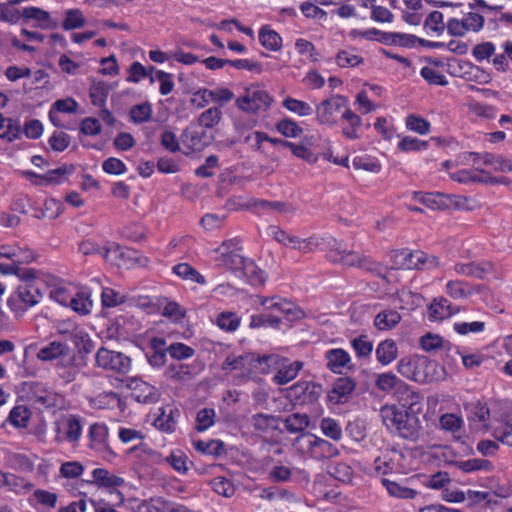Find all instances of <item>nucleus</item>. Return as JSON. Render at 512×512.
I'll use <instances>...</instances> for the list:
<instances>
[{
	"label": "nucleus",
	"mask_w": 512,
	"mask_h": 512,
	"mask_svg": "<svg viewBox=\"0 0 512 512\" xmlns=\"http://www.w3.org/2000/svg\"><path fill=\"white\" fill-rule=\"evenodd\" d=\"M71 353L72 351L68 344L60 341H52L38 350L37 358L44 362H59Z\"/></svg>",
	"instance_id": "17"
},
{
	"label": "nucleus",
	"mask_w": 512,
	"mask_h": 512,
	"mask_svg": "<svg viewBox=\"0 0 512 512\" xmlns=\"http://www.w3.org/2000/svg\"><path fill=\"white\" fill-rule=\"evenodd\" d=\"M167 350L170 356L176 360L189 359L195 354L192 347L180 342L171 344Z\"/></svg>",
	"instance_id": "62"
},
{
	"label": "nucleus",
	"mask_w": 512,
	"mask_h": 512,
	"mask_svg": "<svg viewBox=\"0 0 512 512\" xmlns=\"http://www.w3.org/2000/svg\"><path fill=\"white\" fill-rule=\"evenodd\" d=\"M456 312H458V310H453L452 304L443 297L434 299L428 309V315L431 321L443 320Z\"/></svg>",
	"instance_id": "26"
},
{
	"label": "nucleus",
	"mask_w": 512,
	"mask_h": 512,
	"mask_svg": "<svg viewBox=\"0 0 512 512\" xmlns=\"http://www.w3.org/2000/svg\"><path fill=\"white\" fill-rule=\"evenodd\" d=\"M342 135L349 140H358L361 138L362 119L350 108L342 113Z\"/></svg>",
	"instance_id": "21"
},
{
	"label": "nucleus",
	"mask_w": 512,
	"mask_h": 512,
	"mask_svg": "<svg viewBox=\"0 0 512 512\" xmlns=\"http://www.w3.org/2000/svg\"><path fill=\"white\" fill-rule=\"evenodd\" d=\"M466 408L469 409V419L478 423L480 427L487 428L490 419V410L486 403L477 401L476 403L469 404Z\"/></svg>",
	"instance_id": "35"
},
{
	"label": "nucleus",
	"mask_w": 512,
	"mask_h": 512,
	"mask_svg": "<svg viewBox=\"0 0 512 512\" xmlns=\"http://www.w3.org/2000/svg\"><path fill=\"white\" fill-rule=\"evenodd\" d=\"M282 104L287 110L299 116H309L313 113L312 107L307 102L292 97L284 99Z\"/></svg>",
	"instance_id": "51"
},
{
	"label": "nucleus",
	"mask_w": 512,
	"mask_h": 512,
	"mask_svg": "<svg viewBox=\"0 0 512 512\" xmlns=\"http://www.w3.org/2000/svg\"><path fill=\"white\" fill-rule=\"evenodd\" d=\"M258 38L260 44L267 50L276 52L282 48V37L270 25H263L260 28Z\"/></svg>",
	"instance_id": "27"
},
{
	"label": "nucleus",
	"mask_w": 512,
	"mask_h": 512,
	"mask_svg": "<svg viewBox=\"0 0 512 512\" xmlns=\"http://www.w3.org/2000/svg\"><path fill=\"white\" fill-rule=\"evenodd\" d=\"M152 105L149 102L134 105L130 110V119L135 124L148 122L152 116Z\"/></svg>",
	"instance_id": "48"
},
{
	"label": "nucleus",
	"mask_w": 512,
	"mask_h": 512,
	"mask_svg": "<svg viewBox=\"0 0 512 512\" xmlns=\"http://www.w3.org/2000/svg\"><path fill=\"white\" fill-rule=\"evenodd\" d=\"M331 261L339 262L348 267H358L360 269L380 274L382 267L371 258L359 254L352 250H347L336 240V245L331 246L327 254Z\"/></svg>",
	"instance_id": "6"
},
{
	"label": "nucleus",
	"mask_w": 512,
	"mask_h": 512,
	"mask_svg": "<svg viewBox=\"0 0 512 512\" xmlns=\"http://www.w3.org/2000/svg\"><path fill=\"white\" fill-rule=\"evenodd\" d=\"M271 103V96L258 85L247 87L244 94L235 101V105L247 113L266 111L271 106Z\"/></svg>",
	"instance_id": "8"
},
{
	"label": "nucleus",
	"mask_w": 512,
	"mask_h": 512,
	"mask_svg": "<svg viewBox=\"0 0 512 512\" xmlns=\"http://www.w3.org/2000/svg\"><path fill=\"white\" fill-rule=\"evenodd\" d=\"M172 271L184 281H190L200 285L206 283L205 277L188 263H179L173 266Z\"/></svg>",
	"instance_id": "32"
},
{
	"label": "nucleus",
	"mask_w": 512,
	"mask_h": 512,
	"mask_svg": "<svg viewBox=\"0 0 512 512\" xmlns=\"http://www.w3.org/2000/svg\"><path fill=\"white\" fill-rule=\"evenodd\" d=\"M93 302L90 295L85 290H75L72 296V301L69 305L71 309L78 314L87 315L91 312Z\"/></svg>",
	"instance_id": "33"
},
{
	"label": "nucleus",
	"mask_w": 512,
	"mask_h": 512,
	"mask_svg": "<svg viewBox=\"0 0 512 512\" xmlns=\"http://www.w3.org/2000/svg\"><path fill=\"white\" fill-rule=\"evenodd\" d=\"M96 366L104 370L127 374L131 370V359L122 352L101 347L95 354Z\"/></svg>",
	"instance_id": "10"
},
{
	"label": "nucleus",
	"mask_w": 512,
	"mask_h": 512,
	"mask_svg": "<svg viewBox=\"0 0 512 512\" xmlns=\"http://www.w3.org/2000/svg\"><path fill=\"white\" fill-rule=\"evenodd\" d=\"M440 428L450 433H456L461 430L464 421L460 416L453 413H445L439 419Z\"/></svg>",
	"instance_id": "49"
},
{
	"label": "nucleus",
	"mask_w": 512,
	"mask_h": 512,
	"mask_svg": "<svg viewBox=\"0 0 512 512\" xmlns=\"http://www.w3.org/2000/svg\"><path fill=\"white\" fill-rule=\"evenodd\" d=\"M109 95V86L103 81L93 82L89 90L91 103L97 107H104Z\"/></svg>",
	"instance_id": "44"
},
{
	"label": "nucleus",
	"mask_w": 512,
	"mask_h": 512,
	"mask_svg": "<svg viewBox=\"0 0 512 512\" xmlns=\"http://www.w3.org/2000/svg\"><path fill=\"white\" fill-rule=\"evenodd\" d=\"M401 320V315L396 310H384L379 312L374 320V324L379 330H390Z\"/></svg>",
	"instance_id": "37"
},
{
	"label": "nucleus",
	"mask_w": 512,
	"mask_h": 512,
	"mask_svg": "<svg viewBox=\"0 0 512 512\" xmlns=\"http://www.w3.org/2000/svg\"><path fill=\"white\" fill-rule=\"evenodd\" d=\"M0 138L12 142L19 137L20 126L12 119L4 117V123L0 124Z\"/></svg>",
	"instance_id": "57"
},
{
	"label": "nucleus",
	"mask_w": 512,
	"mask_h": 512,
	"mask_svg": "<svg viewBox=\"0 0 512 512\" xmlns=\"http://www.w3.org/2000/svg\"><path fill=\"white\" fill-rule=\"evenodd\" d=\"M31 418V411L25 405H16L8 415L7 422L15 428H26Z\"/></svg>",
	"instance_id": "34"
},
{
	"label": "nucleus",
	"mask_w": 512,
	"mask_h": 512,
	"mask_svg": "<svg viewBox=\"0 0 512 512\" xmlns=\"http://www.w3.org/2000/svg\"><path fill=\"white\" fill-rule=\"evenodd\" d=\"M414 199L431 210H446L455 204L453 196L440 192H417Z\"/></svg>",
	"instance_id": "15"
},
{
	"label": "nucleus",
	"mask_w": 512,
	"mask_h": 512,
	"mask_svg": "<svg viewBox=\"0 0 512 512\" xmlns=\"http://www.w3.org/2000/svg\"><path fill=\"white\" fill-rule=\"evenodd\" d=\"M325 360L327 368L337 374H341L344 370L351 369L353 366L349 353L341 348L327 350Z\"/></svg>",
	"instance_id": "16"
},
{
	"label": "nucleus",
	"mask_w": 512,
	"mask_h": 512,
	"mask_svg": "<svg viewBox=\"0 0 512 512\" xmlns=\"http://www.w3.org/2000/svg\"><path fill=\"white\" fill-rule=\"evenodd\" d=\"M55 371L64 383L73 382L80 372V367L76 363V355L72 352L61 361L56 362Z\"/></svg>",
	"instance_id": "22"
},
{
	"label": "nucleus",
	"mask_w": 512,
	"mask_h": 512,
	"mask_svg": "<svg viewBox=\"0 0 512 512\" xmlns=\"http://www.w3.org/2000/svg\"><path fill=\"white\" fill-rule=\"evenodd\" d=\"M65 439L71 443L78 442L82 435V425L80 417L70 415L64 422Z\"/></svg>",
	"instance_id": "45"
},
{
	"label": "nucleus",
	"mask_w": 512,
	"mask_h": 512,
	"mask_svg": "<svg viewBox=\"0 0 512 512\" xmlns=\"http://www.w3.org/2000/svg\"><path fill=\"white\" fill-rule=\"evenodd\" d=\"M259 364H266L267 369L262 368V371L268 373L271 368L276 369L277 372L273 376V382L277 385H285L295 379L299 371L303 368L301 361L289 362L288 359L280 357L279 355H267L258 359Z\"/></svg>",
	"instance_id": "5"
},
{
	"label": "nucleus",
	"mask_w": 512,
	"mask_h": 512,
	"mask_svg": "<svg viewBox=\"0 0 512 512\" xmlns=\"http://www.w3.org/2000/svg\"><path fill=\"white\" fill-rule=\"evenodd\" d=\"M131 396L142 404L155 403L158 400V390L149 383L134 379L131 381Z\"/></svg>",
	"instance_id": "19"
},
{
	"label": "nucleus",
	"mask_w": 512,
	"mask_h": 512,
	"mask_svg": "<svg viewBox=\"0 0 512 512\" xmlns=\"http://www.w3.org/2000/svg\"><path fill=\"white\" fill-rule=\"evenodd\" d=\"M405 124L408 130L420 135L428 134L431 128V125L427 120L415 114L408 115L406 117Z\"/></svg>",
	"instance_id": "50"
},
{
	"label": "nucleus",
	"mask_w": 512,
	"mask_h": 512,
	"mask_svg": "<svg viewBox=\"0 0 512 512\" xmlns=\"http://www.w3.org/2000/svg\"><path fill=\"white\" fill-rule=\"evenodd\" d=\"M109 430L104 423H94L90 426L88 432L89 447L106 460H112L116 454L112 450L108 441Z\"/></svg>",
	"instance_id": "11"
},
{
	"label": "nucleus",
	"mask_w": 512,
	"mask_h": 512,
	"mask_svg": "<svg viewBox=\"0 0 512 512\" xmlns=\"http://www.w3.org/2000/svg\"><path fill=\"white\" fill-rule=\"evenodd\" d=\"M86 19L83 12L78 8L68 9L65 11V17L62 22V28L66 31L79 29L84 27Z\"/></svg>",
	"instance_id": "42"
},
{
	"label": "nucleus",
	"mask_w": 512,
	"mask_h": 512,
	"mask_svg": "<svg viewBox=\"0 0 512 512\" xmlns=\"http://www.w3.org/2000/svg\"><path fill=\"white\" fill-rule=\"evenodd\" d=\"M261 305L266 311L279 315L281 320L292 321L302 316V311L294 303L280 297L262 298Z\"/></svg>",
	"instance_id": "12"
},
{
	"label": "nucleus",
	"mask_w": 512,
	"mask_h": 512,
	"mask_svg": "<svg viewBox=\"0 0 512 512\" xmlns=\"http://www.w3.org/2000/svg\"><path fill=\"white\" fill-rule=\"evenodd\" d=\"M281 323V317L270 312L252 315L249 326L251 328L272 327L277 328Z\"/></svg>",
	"instance_id": "47"
},
{
	"label": "nucleus",
	"mask_w": 512,
	"mask_h": 512,
	"mask_svg": "<svg viewBox=\"0 0 512 512\" xmlns=\"http://www.w3.org/2000/svg\"><path fill=\"white\" fill-rule=\"evenodd\" d=\"M22 17L25 19H34L39 22L42 29H50L57 27V23L51 20L49 12L41 8L30 6L22 10Z\"/></svg>",
	"instance_id": "30"
},
{
	"label": "nucleus",
	"mask_w": 512,
	"mask_h": 512,
	"mask_svg": "<svg viewBox=\"0 0 512 512\" xmlns=\"http://www.w3.org/2000/svg\"><path fill=\"white\" fill-rule=\"evenodd\" d=\"M166 378L175 381H186L191 377V371L188 365L177 364L170 365L164 372Z\"/></svg>",
	"instance_id": "59"
},
{
	"label": "nucleus",
	"mask_w": 512,
	"mask_h": 512,
	"mask_svg": "<svg viewBox=\"0 0 512 512\" xmlns=\"http://www.w3.org/2000/svg\"><path fill=\"white\" fill-rule=\"evenodd\" d=\"M445 292L455 300L466 299L476 293L475 288L467 282L450 280L446 284Z\"/></svg>",
	"instance_id": "29"
},
{
	"label": "nucleus",
	"mask_w": 512,
	"mask_h": 512,
	"mask_svg": "<svg viewBox=\"0 0 512 512\" xmlns=\"http://www.w3.org/2000/svg\"><path fill=\"white\" fill-rule=\"evenodd\" d=\"M394 263L402 269H433L438 266V259L433 255L416 250L403 249L393 255Z\"/></svg>",
	"instance_id": "9"
},
{
	"label": "nucleus",
	"mask_w": 512,
	"mask_h": 512,
	"mask_svg": "<svg viewBox=\"0 0 512 512\" xmlns=\"http://www.w3.org/2000/svg\"><path fill=\"white\" fill-rule=\"evenodd\" d=\"M71 137L64 131L57 130L49 138L48 142L54 151L62 152L70 144Z\"/></svg>",
	"instance_id": "63"
},
{
	"label": "nucleus",
	"mask_w": 512,
	"mask_h": 512,
	"mask_svg": "<svg viewBox=\"0 0 512 512\" xmlns=\"http://www.w3.org/2000/svg\"><path fill=\"white\" fill-rule=\"evenodd\" d=\"M309 422L307 414L293 413L285 418L284 427L290 433H300L309 426Z\"/></svg>",
	"instance_id": "43"
},
{
	"label": "nucleus",
	"mask_w": 512,
	"mask_h": 512,
	"mask_svg": "<svg viewBox=\"0 0 512 512\" xmlns=\"http://www.w3.org/2000/svg\"><path fill=\"white\" fill-rule=\"evenodd\" d=\"M351 345L359 358L369 357L373 351L372 342L364 335L353 339Z\"/></svg>",
	"instance_id": "60"
},
{
	"label": "nucleus",
	"mask_w": 512,
	"mask_h": 512,
	"mask_svg": "<svg viewBox=\"0 0 512 512\" xmlns=\"http://www.w3.org/2000/svg\"><path fill=\"white\" fill-rule=\"evenodd\" d=\"M23 282L10 295L7 303L10 309L17 315L24 314L29 308L38 304L42 299V293L38 285L33 281V271H26L21 275Z\"/></svg>",
	"instance_id": "2"
},
{
	"label": "nucleus",
	"mask_w": 512,
	"mask_h": 512,
	"mask_svg": "<svg viewBox=\"0 0 512 512\" xmlns=\"http://www.w3.org/2000/svg\"><path fill=\"white\" fill-rule=\"evenodd\" d=\"M493 435L496 440L502 442L505 445L512 446V418L498 426L494 430Z\"/></svg>",
	"instance_id": "64"
},
{
	"label": "nucleus",
	"mask_w": 512,
	"mask_h": 512,
	"mask_svg": "<svg viewBox=\"0 0 512 512\" xmlns=\"http://www.w3.org/2000/svg\"><path fill=\"white\" fill-rule=\"evenodd\" d=\"M381 483L386 488L388 494L395 498L414 499L419 494L417 490L410 488L401 482L382 478Z\"/></svg>",
	"instance_id": "25"
},
{
	"label": "nucleus",
	"mask_w": 512,
	"mask_h": 512,
	"mask_svg": "<svg viewBox=\"0 0 512 512\" xmlns=\"http://www.w3.org/2000/svg\"><path fill=\"white\" fill-rule=\"evenodd\" d=\"M353 166L357 170H364L372 173H378L381 169V165L377 159L369 155L354 157Z\"/></svg>",
	"instance_id": "53"
},
{
	"label": "nucleus",
	"mask_w": 512,
	"mask_h": 512,
	"mask_svg": "<svg viewBox=\"0 0 512 512\" xmlns=\"http://www.w3.org/2000/svg\"><path fill=\"white\" fill-rule=\"evenodd\" d=\"M277 131L288 138H296L303 133V129L291 119H283L276 124Z\"/></svg>",
	"instance_id": "56"
},
{
	"label": "nucleus",
	"mask_w": 512,
	"mask_h": 512,
	"mask_svg": "<svg viewBox=\"0 0 512 512\" xmlns=\"http://www.w3.org/2000/svg\"><path fill=\"white\" fill-rule=\"evenodd\" d=\"M356 387L355 381L350 377H341L336 380L328 393V399L333 404L345 403Z\"/></svg>",
	"instance_id": "18"
},
{
	"label": "nucleus",
	"mask_w": 512,
	"mask_h": 512,
	"mask_svg": "<svg viewBox=\"0 0 512 512\" xmlns=\"http://www.w3.org/2000/svg\"><path fill=\"white\" fill-rule=\"evenodd\" d=\"M482 162L486 166H491L497 172L508 173L512 171V162L501 155L486 152L482 154Z\"/></svg>",
	"instance_id": "38"
},
{
	"label": "nucleus",
	"mask_w": 512,
	"mask_h": 512,
	"mask_svg": "<svg viewBox=\"0 0 512 512\" xmlns=\"http://www.w3.org/2000/svg\"><path fill=\"white\" fill-rule=\"evenodd\" d=\"M402 382L395 374L385 372L377 375L375 385L380 391L394 395Z\"/></svg>",
	"instance_id": "36"
},
{
	"label": "nucleus",
	"mask_w": 512,
	"mask_h": 512,
	"mask_svg": "<svg viewBox=\"0 0 512 512\" xmlns=\"http://www.w3.org/2000/svg\"><path fill=\"white\" fill-rule=\"evenodd\" d=\"M155 459V462H165L173 467L178 473L184 474L187 472V456L182 451L171 452L169 456L161 458L160 455Z\"/></svg>",
	"instance_id": "41"
},
{
	"label": "nucleus",
	"mask_w": 512,
	"mask_h": 512,
	"mask_svg": "<svg viewBox=\"0 0 512 512\" xmlns=\"http://www.w3.org/2000/svg\"><path fill=\"white\" fill-rule=\"evenodd\" d=\"M93 483L99 487L106 489H116L124 485L125 481L123 478L110 473L108 470L103 468H96L92 471Z\"/></svg>",
	"instance_id": "24"
},
{
	"label": "nucleus",
	"mask_w": 512,
	"mask_h": 512,
	"mask_svg": "<svg viewBox=\"0 0 512 512\" xmlns=\"http://www.w3.org/2000/svg\"><path fill=\"white\" fill-rule=\"evenodd\" d=\"M30 400L44 408L58 407L63 399L62 396L42 384H34L29 394Z\"/></svg>",
	"instance_id": "14"
},
{
	"label": "nucleus",
	"mask_w": 512,
	"mask_h": 512,
	"mask_svg": "<svg viewBox=\"0 0 512 512\" xmlns=\"http://www.w3.org/2000/svg\"><path fill=\"white\" fill-rule=\"evenodd\" d=\"M84 472V466L78 461H68L61 464L59 473L66 479H75Z\"/></svg>",
	"instance_id": "61"
},
{
	"label": "nucleus",
	"mask_w": 512,
	"mask_h": 512,
	"mask_svg": "<svg viewBox=\"0 0 512 512\" xmlns=\"http://www.w3.org/2000/svg\"><path fill=\"white\" fill-rule=\"evenodd\" d=\"M377 361L386 366L392 363L398 356V348L394 340L381 341L375 351Z\"/></svg>",
	"instance_id": "28"
},
{
	"label": "nucleus",
	"mask_w": 512,
	"mask_h": 512,
	"mask_svg": "<svg viewBox=\"0 0 512 512\" xmlns=\"http://www.w3.org/2000/svg\"><path fill=\"white\" fill-rule=\"evenodd\" d=\"M241 319L231 311H224L217 315L215 324L223 331L234 332L240 326Z\"/></svg>",
	"instance_id": "40"
},
{
	"label": "nucleus",
	"mask_w": 512,
	"mask_h": 512,
	"mask_svg": "<svg viewBox=\"0 0 512 512\" xmlns=\"http://www.w3.org/2000/svg\"><path fill=\"white\" fill-rule=\"evenodd\" d=\"M397 147L402 152L424 151L428 148V142L415 137L405 136L400 140Z\"/></svg>",
	"instance_id": "58"
},
{
	"label": "nucleus",
	"mask_w": 512,
	"mask_h": 512,
	"mask_svg": "<svg viewBox=\"0 0 512 512\" xmlns=\"http://www.w3.org/2000/svg\"><path fill=\"white\" fill-rule=\"evenodd\" d=\"M180 416V411L170 405L159 408V414L154 419V426L167 433L175 430L177 419Z\"/></svg>",
	"instance_id": "20"
},
{
	"label": "nucleus",
	"mask_w": 512,
	"mask_h": 512,
	"mask_svg": "<svg viewBox=\"0 0 512 512\" xmlns=\"http://www.w3.org/2000/svg\"><path fill=\"white\" fill-rule=\"evenodd\" d=\"M349 101L345 96L333 95L322 101L315 109L316 119L321 125L335 126L342 113L349 109Z\"/></svg>",
	"instance_id": "7"
},
{
	"label": "nucleus",
	"mask_w": 512,
	"mask_h": 512,
	"mask_svg": "<svg viewBox=\"0 0 512 512\" xmlns=\"http://www.w3.org/2000/svg\"><path fill=\"white\" fill-rule=\"evenodd\" d=\"M216 412L212 408L200 409L196 416V430L205 431L215 423Z\"/></svg>",
	"instance_id": "54"
},
{
	"label": "nucleus",
	"mask_w": 512,
	"mask_h": 512,
	"mask_svg": "<svg viewBox=\"0 0 512 512\" xmlns=\"http://www.w3.org/2000/svg\"><path fill=\"white\" fill-rule=\"evenodd\" d=\"M454 271L459 275L483 278L487 272V267L485 265L477 264L474 262L456 263L454 265Z\"/></svg>",
	"instance_id": "46"
},
{
	"label": "nucleus",
	"mask_w": 512,
	"mask_h": 512,
	"mask_svg": "<svg viewBox=\"0 0 512 512\" xmlns=\"http://www.w3.org/2000/svg\"><path fill=\"white\" fill-rule=\"evenodd\" d=\"M90 404L96 409H116L121 407V398L114 391H105L93 397Z\"/></svg>",
	"instance_id": "31"
},
{
	"label": "nucleus",
	"mask_w": 512,
	"mask_h": 512,
	"mask_svg": "<svg viewBox=\"0 0 512 512\" xmlns=\"http://www.w3.org/2000/svg\"><path fill=\"white\" fill-rule=\"evenodd\" d=\"M237 273H241L246 276L252 284H263L266 280V276L263 270H261L254 261L245 259L243 267H240Z\"/></svg>",
	"instance_id": "39"
},
{
	"label": "nucleus",
	"mask_w": 512,
	"mask_h": 512,
	"mask_svg": "<svg viewBox=\"0 0 512 512\" xmlns=\"http://www.w3.org/2000/svg\"><path fill=\"white\" fill-rule=\"evenodd\" d=\"M222 118V112L218 107H211L202 112L198 118V122L205 128L215 127Z\"/></svg>",
	"instance_id": "55"
},
{
	"label": "nucleus",
	"mask_w": 512,
	"mask_h": 512,
	"mask_svg": "<svg viewBox=\"0 0 512 512\" xmlns=\"http://www.w3.org/2000/svg\"><path fill=\"white\" fill-rule=\"evenodd\" d=\"M335 245L336 239L333 237L312 236L307 239H299L296 249L302 253H309L315 249H320L329 253L331 246Z\"/></svg>",
	"instance_id": "23"
},
{
	"label": "nucleus",
	"mask_w": 512,
	"mask_h": 512,
	"mask_svg": "<svg viewBox=\"0 0 512 512\" xmlns=\"http://www.w3.org/2000/svg\"><path fill=\"white\" fill-rule=\"evenodd\" d=\"M419 412L405 410L397 405H384L379 412L383 425L393 434L416 442L423 435Z\"/></svg>",
	"instance_id": "1"
},
{
	"label": "nucleus",
	"mask_w": 512,
	"mask_h": 512,
	"mask_svg": "<svg viewBox=\"0 0 512 512\" xmlns=\"http://www.w3.org/2000/svg\"><path fill=\"white\" fill-rule=\"evenodd\" d=\"M320 429L326 437L334 441H339L342 438L341 426L332 418H323L320 422Z\"/></svg>",
	"instance_id": "52"
},
{
	"label": "nucleus",
	"mask_w": 512,
	"mask_h": 512,
	"mask_svg": "<svg viewBox=\"0 0 512 512\" xmlns=\"http://www.w3.org/2000/svg\"><path fill=\"white\" fill-rule=\"evenodd\" d=\"M400 404L401 409L421 412L422 411V400L423 396L411 388L404 381L398 387L397 391L393 395Z\"/></svg>",
	"instance_id": "13"
},
{
	"label": "nucleus",
	"mask_w": 512,
	"mask_h": 512,
	"mask_svg": "<svg viewBox=\"0 0 512 512\" xmlns=\"http://www.w3.org/2000/svg\"><path fill=\"white\" fill-rule=\"evenodd\" d=\"M293 445L302 454H307L317 460L329 459L339 453L337 447L332 443L308 433L298 436Z\"/></svg>",
	"instance_id": "4"
},
{
	"label": "nucleus",
	"mask_w": 512,
	"mask_h": 512,
	"mask_svg": "<svg viewBox=\"0 0 512 512\" xmlns=\"http://www.w3.org/2000/svg\"><path fill=\"white\" fill-rule=\"evenodd\" d=\"M242 246L238 238L225 240L219 247L213 250L215 265L237 273L245 263V257L241 254Z\"/></svg>",
	"instance_id": "3"
}]
</instances>
